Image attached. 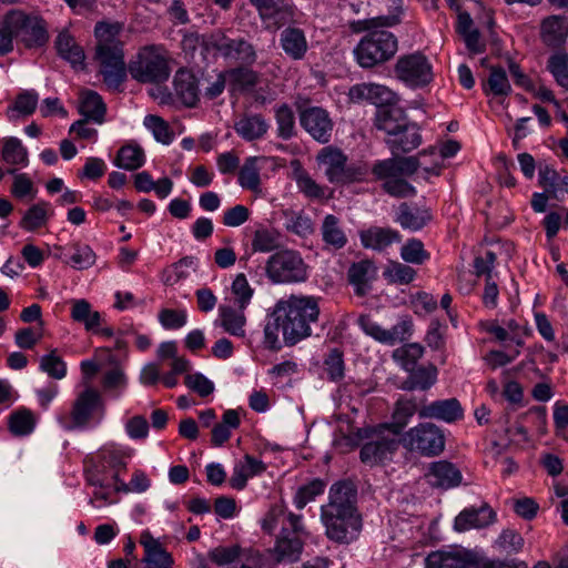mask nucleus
<instances>
[{
    "label": "nucleus",
    "instance_id": "5701e85b",
    "mask_svg": "<svg viewBox=\"0 0 568 568\" xmlns=\"http://www.w3.org/2000/svg\"><path fill=\"white\" fill-rule=\"evenodd\" d=\"M410 123L404 110L395 104L379 108L376 111L375 125L383 130L389 138L398 135L400 130Z\"/></svg>",
    "mask_w": 568,
    "mask_h": 568
},
{
    "label": "nucleus",
    "instance_id": "6e6d98bb",
    "mask_svg": "<svg viewBox=\"0 0 568 568\" xmlns=\"http://www.w3.org/2000/svg\"><path fill=\"white\" fill-rule=\"evenodd\" d=\"M278 233L274 230L260 227L254 232L252 248L254 252H272L278 247Z\"/></svg>",
    "mask_w": 568,
    "mask_h": 568
},
{
    "label": "nucleus",
    "instance_id": "a211bd4d",
    "mask_svg": "<svg viewBox=\"0 0 568 568\" xmlns=\"http://www.w3.org/2000/svg\"><path fill=\"white\" fill-rule=\"evenodd\" d=\"M496 520V513L487 505L483 504L480 507L465 508L458 514L454 521L456 531L463 532L469 529H481L494 524Z\"/></svg>",
    "mask_w": 568,
    "mask_h": 568
},
{
    "label": "nucleus",
    "instance_id": "a19ab883",
    "mask_svg": "<svg viewBox=\"0 0 568 568\" xmlns=\"http://www.w3.org/2000/svg\"><path fill=\"white\" fill-rule=\"evenodd\" d=\"M241 424L240 415L235 409L224 412L222 423L216 424L212 429V444L221 446L231 437L230 429H236Z\"/></svg>",
    "mask_w": 568,
    "mask_h": 568
},
{
    "label": "nucleus",
    "instance_id": "9b49d317",
    "mask_svg": "<svg viewBox=\"0 0 568 568\" xmlns=\"http://www.w3.org/2000/svg\"><path fill=\"white\" fill-rule=\"evenodd\" d=\"M98 409H104L103 399L98 390L88 387L73 402L70 415L61 417L60 422L68 430L84 428L89 425L93 413Z\"/></svg>",
    "mask_w": 568,
    "mask_h": 568
},
{
    "label": "nucleus",
    "instance_id": "2eb2a0df",
    "mask_svg": "<svg viewBox=\"0 0 568 568\" xmlns=\"http://www.w3.org/2000/svg\"><path fill=\"white\" fill-rule=\"evenodd\" d=\"M300 122L304 130L317 142L327 143L333 133V121L326 110L311 106L301 111Z\"/></svg>",
    "mask_w": 568,
    "mask_h": 568
},
{
    "label": "nucleus",
    "instance_id": "603ef678",
    "mask_svg": "<svg viewBox=\"0 0 568 568\" xmlns=\"http://www.w3.org/2000/svg\"><path fill=\"white\" fill-rule=\"evenodd\" d=\"M424 347L418 343L406 344L393 352V358L406 371H414L417 361L423 356Z\"/></svg>",
    "mask_w": 568,
    "mask_h": 568
},
{
    "label": "nucleus",
    "instance_id": "1a4fd4ad",
    "mask_svg": "<svg viewBox=\"0 0 568 568\" xmlns=\"http://www.w3.org/2000/svg\"><path fill=\"white\" fill-rule=\"evenodd\" d=\"M318 165L331 183L348 184L361 181L365 171L359 166L347 165V156L337 148H323L316 156Z\"/></svg>",
    "mask_w": 568,
    "mask_h": 568
},
{
    "label": "nucleus",
    "instance_id": "ea45409f",
    "mask_svg": "<svg viewBox=\"0 0 568 568\" xmlns=\"http://www.w3.org/2000/svg\"><path fill=\"white\" fill-rule=\"evenodd\" d=\"M123 24L119 22L108 23L99 22L95 26L94 33L98 40L97 48L123 47L120 34Z\"/></svg>",
    "mask_w": 568,
    "mask_h": 568
},
{
    "label": "nucleus",
    "instance_id": "79ce46f5",
    "mask_svg": "<svg viewBox=\"0 0 568 568\" xmlns=\"http://www.w3.org/2000/svg\"><path fill=\"white\" fill-rule=\"evenodd\" d=\"M546 70L552 75L557 85L568 91V53L557 51L552 53L546 64Z\"/></svg>",
    "mask_w": 568,
    "mask_h": 568
},
{
    "label": "nucleus",
    "instance_id": "cd10ccee",
    "mask_svg": "<svg viewBox=\"0 0 568 568\" xmlns=\"http://www.w3.org/2000/svg\"><path fill=\"white\" fill-rule=\"evenodd\" d=\"M141 544L145 555L143 561L145 568H171L173 559L171 555L149 532L141 536Z\"/></svg>",
    "mask_w": 568,
    "mask_h": 568
},
{
    "label": "nucleus",
    "instance_id": "6ab92c4d",
    "mask_svg": "<svg viewBox=\"0 0 568 568\" xmlns=\"http://www.w3.org/2000/svg\"><path fill=\"white\" fill-rule=\"evenodd\" d=\"M175 97L187 108H193L200 100V81L190 70L179 69L173 78Z\"/></svg>",
    "mask_w": 568,
    "mask_h": 568
},
{
    "label": "nucleus",
    "instance_id": "de8ad7c7",
    "mask_svg": "<svg viewBox=\"0 0 568 568\" xmlns=\"http://www.w3.org/2000/svg\"><path fill=\"white\" fill-rule=\"evenodd\" d=\"M258 158L252 156L245 160L239 172V183L243 189L257 191L261 184Z\"/></svg>",
    "mask_w": 568,
    "mask_h": 568
},
{
    "label": "nucleus",
    "instance_id": "5fc2aeb1",
    "mask_svg": "<svg viewBox=\"0 0 568 568\" xmlns=\"http://www.w3.org/2000/svg\"><path fill=\"white\" fill-rule=\"evenodd\" d=\"M38 104V94L33 91H23L18 94L14 104L7 111L9 119H14L16 113L30 115L36 111Z\"/></svg>",
    "mask_w": 568,
    "mask_h": 568
},
{
    "label": "nucleus",
    "instance_id": "052dcab7",
    "mask_svg": "<svg viewBox=\"0 0 568 568\" xmlns=\"http://www.w3.org/2000/svg\"><path fill=\"white\" fill-rule=\"evenodd\" d=\"M325 483L321 479H314L311 483L300 487L294 496V504L297 509H303L310 501L324 491Z\"/></svg>",
    "mask_w": 568,
    "mask_h": 568
},
{
    "label": "nucleus",
    "instance_id": "49530a36",
    "mask_svg": "<svg viewBox=\"0 0 568 568\" xmlns=\"http://www.w3.org/2000/svg\"><path fill=\"white\" fill-rule=\"evenodd\" d=\"M1 158L11 165L28 164V151L17 138H8L3 141Z\"/></svg>",
    "mask_w": 568,
    "mask_h": 568
},
{
    "label": "nucleus",
    "instance_id": "7ed1b4c3",
    "mask_svg": "<svg viewBox=\"0 0 568 568\" xmlns=\"http://www.w3.org/2000/svg\"><path fill=\"white\" fill-rule=\"evenodd\" d=\"M321 521L326 538L335 544L348 545L358 537L363 519L357 508V489L351 480L331 486L328 501L321 507Z\"/></svg>",
    "mask_w": 568,
    "mask_h": 568
},
{
    "label": "nucleus",
    "instance_id": "8fccbe9b",
    "mask_svg": "<svg viewBox=\"0 0 568 568\" xmlns=\"http://www.w3.org/2000/svg\"><path fill=\"white\" fill-rule=\"evenodd\" d=\"M486 93L494 95H508L511 91L505 70L500 67H491L486 84H484Z\"/></svg>",
    "mask_w": 568,
    "mask_h": 568
},
{
    "label": "nucleus",
    "instance_id": "a878e982",
    "mask_svg": "<svg viewBox=\"0 0 568 568\" xmlns=\"http://www.w3.org/2000/svg\"><path fill=\"white\" fill-rule=\"evenodd\" d=\"M54 47L59 57L70 62L73 68H83L85 60L84 51L68 30H62L57 36Z\"/></svg>",
    "mask_w": 568,
    "mask_h": 568
},
{
    "label": "nucleus",
    "instance_id": "680f3d73",
    "mask_svg": "<svg viewBox=\"0 0 568 568\" xmlns=\"http://www.w3.org/2000/svg\"><path fill=\"white\" fill-rule=\"evenodd\" d=\"M40 369L54 379H62L67 374L65 363L57 355V349L41 357Z\"/></svg>",
    "mask_w": 568,
    "mask_h": 568
},
{
    "label": "nucleus",
    "instance_id": "39448f33",
    "mask_svg": "<svg viewBox=\"0 0 568 568\" xmlns=\"http://www.w3.org/2000/svg\"><path fill=\"white\" fill-rule=\"evenodd\" d=\"M129 72L141 83L166 81L171 72L166 51L158 45L143 47L130 62Z\"/></svg>",
    "mask_w": 568,
    "mask_h": 568
},
{
    "label": "nucleus",
    "instance_id": "9d476101",
    "mask_svg": "<svg viewBox=\"0 0 568 568\" xmlns=\"http://www.w3.org/2000/svg\"><path fill=\"white\" fill-rule=\"evenodd\" d=\"M397 436L385 426L373 430L369 439L361 448V460L365 464L376 465L390 459L400 444Z\"/></svg>",
    "mask_w": 568,
    "mask_h": 568
},
{
    "label": "nucleus",
    "instance_id": "c85d7f7f",
    "mask_svg": "<svg viewBox=\"0 0 568 568\" xmlns=\"http://www.w3.org/2000/svg\"><path fill=\"white\" fill-rule=\"evenodd\" d=\"M270 125L262 114H245L234 123L235 132L246 141L263 138Z\"/></svg>",
    "mask_w": 568,
    "mask_h": 568
},
{
    "label": "nucleus",
    "instance_id": "774afa93",
    "mask_svg": "<svg viewBox=\"0 0 568 568\" xmlns=\"http://www.w3.org/2000/svg\"><path fill=\"white\" fill-rule=\"evenodd\" d=\"M232 293L235 295L240 308H245L253 295V290L243 273L237 274L233 281Z\"/></svg>",
    "mask_w": 568,
    "mask_h": 568
},
{
    "label": "nucleus",
    "instance_id": "f8f14e48",
    "mask_svg": "<svg viewBox=\"0 0 568 568\" xmlns=\"http://www.w3.org/2000/svg\"><path fill=\"white\" fill-rule=\"evenodd\" d=\"M95 60L104 83L116 89L125 79L123 47L95 48Z\"/></svg>",
    "mask_w": 568,
    "mask_h": 568
},
{
    "label": "nucleus",
    "instance_id": "bf43d9fd",
    "mask_svg": "<svg viewBox=\"0 0 568 568\" xmlns=\"http://www.w3.org/2000/svg\"><path fill=\"white\" fill-rule=\"evenodd\" d=\"M200 43L201 45L199 54L203 60H205L210 54L213 57H215L217 53L223 55L224 32L215 31L210 34H201Z\"/></svg>",
    "mask_w": 568,
    "mask_h": 568
},
{
    "label": "nucleus",
    "instance_id": "09e8293b",
    "mask_svg": "<svg viewBox=\"0 0 568 568\" xmlns=\"http://www.w3.org/2000/svg\"><path fill=\"white\" fill-rule=\"evenodd\" d=\"M50 204L47 202H39L32 205L26 212L20 222V226L26 231H34L47 223L48 209Z\"/></svg>",
    "mask_w": 568,
    "mask_h": 568
},
{
    "label": "nucleus",
    "instance_id": "4c0bfd02",
    "mask_svg": "<svg viewBox=\"0 0 568 568\" xmlns=\"http://www.w3.org/2000/svg\"><path fill=\"white\" fill-rule=\"evenodd\" d=\"M416 412L418 413V409L413 399H398L393 412V422L384 426L399 435Z\"/></svg>",
    "mask_w": 568,
    "mask_h": 568
},
{
    "label": "nucleus",
    "instance_id": "58836bf2",
    "mask_svg": "<svg viewBox=\"0 0 568 568\" xmlns=\"http://www.w3.org/2000/svg\"><path fill=\"white\" fill-rule=\"evenodd\" d=\"M144 151L138 144L123 145L116 154L114 164L128 171H134L144 164Z\"/></svg>",
    "mask_w": 568,
    "mask_h": 568
},
{
    "label": "nucleus",
    "instance_id": "423d86ee",
    "mask_svg": "<svg viewBox=\"0 0 568 568\" xmlns=\"http://www.w3.org/2000/svg\"><path fill=\"white\" fill-rule=\"evenodd\" d=\"M397 51V40L386 30L369 31L354 50L357 62L363 68H372L389 60Z\"/></svg>",
    "mask_w": 568,
    "mask_h": 568
},
{
    "label": "nucleus",
    "instance_id": "a18cd8bd",
    "mask_svg": "<svg viewBox=\"0 0 568 568\" xmlns=\"http://www.w3.org/2000/svg\"><path fill=\"white\" fill-rule=\"evenodd\" d=\"M275 121L278 138L287 141L295 135V115L288 104L283 103L275 108Z\"/></svg>",
    "mask_w": 568,
    "mask_h": 568
},
{
    "label": "nucleus",
    "instance_id": "4468645a",
    "mask_svg": "<svg viewBox=\"0 0 568 568\" xmlns=\"http://www.w3.org/2000/svg\"><path fill=\"white\" fill-rule=\"evenodd\" d=\"M426 568H479V561L473 551L454 547L448 550H436L427 555Z\"/></svg>",
    "mask_w": 568,
    "mask_h": 568
},
{
    "label": "nucleus",
    "instance_id": "f03ea898",
    "mask_svg": "<svg viewBox=\"0 0 568 568\" xmlns=\"http://www.w3.org/2000/svg\"><path fill=\"white\" fill-rule=\"evenodd\" d=\"M320 315L317 301L312 296L292 295L278 301L264 327V343L270 349H280L278 332L286 345L293 346L311 335V324Z\"/></svg>",
    "mask_w": 568,
    "mask_h": 568
},
{
    "label": "nucleus",
    "instance_id": "72a5a7b5",
    "mask_svg": "<svg viewBox=\"0 0 568 568\" xmlns=\"http://www.w3.org/2000/svg\"><path fill=\"white\" fill-rule=\"evenodd\" d=\"M71 318L83 324L88 332H97V328L102 323L101 314L98 311H93L91 304L84 300L71 301Z\"/></svg>",
    "mask_w": 568,
    "mask_h": 568
},
{
    "label": "nucleus",
    "instance_id": "2f4dec72",
    "mask_svg": "<svg viewBox=\"0 0 568 568\" xmlns=\"http://www.w3.org/2000/svg\"><path fill=\"white\" fill-rule=\"evenodd\" d=\"M79 112L83 119L101 124L104 122L106 106L100 94L88 90L81 93Z\"/></svg>",
    "mask_w": 568,
    "mask_h": 568
},
{
    "label": "nucleus",
    "instance_id": "20e7f679",
    "mask_svg": "<svg viewBox=\"0 0 568 568\" xmlns=\"http://www.w3.org/2000/svg\"><path fill=\"white\" fill-rule=\"evenodd\" d=\"M48 24L42 17L21 9H11L0 22V55L13 50V40L26 49H40L49 42Z\"/></svg>",
    "mask_w": 568,
    "mask_h": 568
},
{
    "label": "nucleus",
    "instance_id": "f3484780",
    "mask_svg": "<svg viewBox=\"0 0 568 568\" xmlns=\"http://www.w3.org/2000/svg\"><path fill=\"white\" fill-rule=\"evenodd\" d=\"M539 38L547 48H561L568 39V18L560 14L544 18L539 26Z\"/></svg>",
    "mask_w": 568,
    "mask_h": 568
},
{
    "label": "nucleus",
    "instance_id": "412c9836",
    "mask_svg": "<svg viewBox=\"0 0 568 568\" xmlns=\"http://www.w3.org/2000/svg\"><path fill=\"white\" fill-rule=\"evenodd\" d=\"M349 98L355 102L362 100L369 101L371 103L375 104L377 109H379L393 104L395 100V93L381 84L362 83L356 84L349 89Z\"/></svg>",
    "mask_w": 568,
    "mask_h": 568
},
{
    "label": "nucleus",
    "instance_id": "f257e3e1",
    "mask_svg": "<svg viewBox=\"0 0 568 568\" xmlns=\"http://www.w3.org/2000/svg\"><path fill=\"white\" fill-rule=\"evenodd\" d=\"M386 143L394 155L390 159L378 161L373 166V173L383 181V190L395 197H409L416 194L415 187L406 178L413 175L420 162L418 156H398L408 153L422 143L419 129L415 123H408L398 135L388 138Z\"/></svg>",
    "mask_w": 568,
    "mask_h": 568
},
{
    "label": "nucleus",
    "instance_id": "393cba45",
    "mask_svg": "<svg viewBox=\"0 0 568 568\" xmlns=\"http://www.w3.org/2000/svg\"><path fill=\"white\" fill-rule=\"evenodd\" d=\"M348 281L354 286L357 296H365L372 288L371 283L376 277V266L368 260L353 263L347 272Z\"/></svg>",
    "mask_w": 568,
    "mask_h": 568
},
{
    "label": "nucleus",
    "instance_id": "c9c22d12",
    "mask_svg": "<svg viewBox=\"0 0 568 568\" xmlns=\"http://www.w3.org/2000/svg\"><path fill=\"white\" fill-rule=\"evenodd\" d=\"M220 324L223 329L233 335L243 337L245 334L244 326L246 323L244 308L235 310L231 306H220Z\"/></svg>",
    "mask_w": 568,
    "mask_h": 568
},
{
    "label": "nucleus",
    "instance_id": "c756f323",
    "mask_svg": "<svg viewBox=\"0 0 568 568\" xmlns=\"http://www.w3.org/2000/svg\"><path fill=\"white\" fill-rule=\"evenodd\" d=\"M280 42L283 51L293 60H302L308 48L304 31L295 27L284 29Z\"/></svg>",
    "mask_w": 568,
    "mask_h": 568
},
{
    "label": "nucleus",
    "instance_id": "e433bc0d",
    "mask_svg": "<svg viewBox=\"0 0 568 568\" xmlns=\"http://www.w3.org/2000/svg\"><path fill=\"white\" fill-rule=\"evenodd\" d=\"M322 237L326 245L335 250L344 247L347 243L346 234L339 225V220L333 214L324 217L322 227Z\"/></svg>",
    "mask_w": 568,
    "mask_h": 568
},
{
    "label": "nucleus",
    "instance_id": "f704fd0d",
    "mask_svg": "<svg viewBox=\"0 0 568 568\" xmlns=\"http://www.w3.org/2000/svg\"><path fill=\"white\" fill-rule=\"evenodd\" d=\"M432 214L428 209H412L407 203L399 205L397 222L404 229L418 231L432 221Z\"/></svg>",
    "mask_w": 568,
    "mask_h": 568
},
{
    "label": "nucleus",
    "instance_id": "37998d69",
    "mask_svg": "<svg viewBox=\"0 0 568 568\" xmlns=\"http://www.w3.org/2000/svg\"><path fill=\"white\" fill-rule=\"evenodd\" d=\"M437 379V368L435 366L420 367L409 375L404 382L403 388L407 390L430 388Z\"/></svg>",
    "mask_w": 568,
    "mask_h": 568
},
{
    "label": "nucleus",
    "instance_id": "bb28decb",
    "mask_svg": "<svg viewBox=\"0 0 568 568\" xmlns=\"http://www.w3.org/2000/svg\"><path fill=\"white\" fill-rule=\"evenodd\" d=\"M400 234L392 229L373 226L361 232V242L364 247L375 251H384L393 243H399Z\"/></svg>",
    "mask_w": 568,
    "mask_h": 568
},
{
    "label": "nucleus",
    "instance_id": "0eeeda50",
    "mask_svg": "<svg viewBox=\"0 0 568 568\" xmlns=\"http://www.w3.org/2000/svg\"><path fill=\"white\" fill-rule=\"evenodd\" d=\"M268 280L274 284L301 283L307 278V265L294 250H281L272 254L265 265Z\"/></svg>",
    "mask_w": 568,
    "mask_h": 568
},
{
    "label": "nucleus",
    "instance_id": "c03bdc74",
    "mask_svg": "<svg viewBox=\"0 0 568 568\" xmlns=\"http://www.w3.org/2000/svg\"><path fill=\"white\" fill-rule=\"evenodd\" d=\"M36 422V416L30 409L20 408L10 415L9 429L16 436H26L33 432Z\"/></svg>",
    "mask_w": 568,
    "mask_h": 568
},
{
    "label": "nucleus",
    "instance_id": "13d9d810",
    "mask_svg": "<svg viewBox=\"0 0 568 568\" xmlns=\"http://www.w3.org/2000/svg\"><path fill=\"white\" fill-rule=\"evenodd\" d=\"M400 257L407 263L420 265L429 258V253L420 240L410 239L402 246Z\"/></svg>",
    "mask_w": 568,
    "mask_h": 568
},
{
    "label": "nucleus",
    "instance_id": "69168bd1",
    "mask_svg": "<svg viewBox=\"0 0 568 568\" xmlns=\"http://www.w3.org/2000/svg\"><path fill=\"white\" fill-rule=\"evenodd\" d=\"M75 252L71 255V265L77 270H87L95 263V253L88 245H75Z\"/></svg>",
    "mask_w": 568,
    "mask_h": 568
},
{
    "label": "nucleus",
    "instance_id": "b1692460",
    "mask_svg": "<svg viewBox=\"0 0 568 568\" xmlns=\"http://www.w3.org/2000/svg\"><path fill=\"white\" fill-rule=\"evenodd\" d=\"M224 59L237 62L242 65H252L257 59L254 45L244 38H230L224 33Z\"/></svg>",
    "mask_w": 568,
    "mask_h": 568
},
{
    "label": "nucleus",
    "instance_id": "473e14b6",
    "mask_svg": "<svg viewBox=\"0 0 568 568\" xmlns=\"http://www.w3.org/2000/svg\"><path fill=\"white\" fill-rule=\"evenodd\" d=\"M304 546V538L290 536L285 529H281V534L276 540L275 555L277 561L294 562L300 559Z\"/></svg>",
    "mask_w": 568,
    "mask_h": 568
},
{
    "label": "nucleus",
    "instance_id": "7c9ffc66",
    "mask_svg": "<svg viewBox=\"0 0 568 568\" xmlns=\"http://www.w3.org/2000/svg\"><path fill=\"white\" fill-rule=\"evenodd\" d=\"M266 469L262 460L245 455L243 460L239 462L233 469V475L230 478V485L234 489H243L246 486L248 477L258 475Z\"/></svg>",
    "mask_w": 568,
    "mask_h": 568
},
{
    "label": "nucleus",
    "instance_id": "ddd939ff",
    "mask_svg": "<svg viewBox=\"0 0 568 568\" xmlns=\"http://www.w3.org/2000/svg\"><path fill=\"white\" fill-rule=\"evenodd\" d=\"M395 71L400 80L413 87H424L433 80L430 64L418 52L399 58Z\"/></svg>",
    "mask_w": 568,
    "mask_h": 568
},
{
    "label": "nucleus",
    "instance_id": "338daca9",
    "mask_svg": "<svg viewBox=\"0 0 568 568\" xmlns=\"http://www.w3.org/2000/svg\"><path fill=\"white\" fill-rule=\"evenodd\" d=\"M10 174L14 175L11 193L17 199H23L27 195H31V199L34 197L36 191L33 187L32 181L24 173L16 174V170L11 169L8 171Z\"/></svg>",
    "mask_w": 568,
    "mask_h": 568
},
{
    "label": "nucleus",
    "instance_id": "6e6552de",
    "mask_svg": "<svg viewBox=\"0 0 568 568\" xmlns=\"http://www.w3.org/2000/svg\"><path fill=\"white\" fill-rule=\"evenodd\" d=\"M404 448L427 457L438 456L445 448L443 430L433 423H420L399 438Z\"/></svg>",
    "mask_w": 568,
    "mask_h": 568
},
{
    "label": "nucleus",
    "instance_id": "aec40b11",
    "mask_svg": "<svg viewBox=\"0 0 568 568\" xmlns=\"http://www.w3.org/2000/svg\"><path fill=\"white\" fill-rule=\"evenodd\" d=\"M419 418H430L454 423L464 416V409L457 398L435 400L418 409Z\"/></svg>",
    "mask_w": 568,
    "mask_h": 568
},
{
    "label": "nucleus",
    "instance_id": "4d7b16f0",
    "mask_svg": "<svg viewBox=\"0 0 568 568\" xmlns=\"http://www.w3.org/2000/svg\"><path fill=\"white\" fill-rule=\"evenodd\" d=\"M144 125L152 131L154 139L163 144H170L173 140V132L170 125L161 116L149 114L144 118Z\"/></svg>",
    "mask_w": 568,
    "mask_h": 568
},
{
    "label": "nucleus",
    "instance_id": "4be33fe9",
    "mask_svg": "<svg viewBox=\"0 0 568 568\" xmlns=\"http://www.w3.org/2000/svg\"><path fill=\"white\" fill-rule=\"evenodd\" d=\"M428 483L436 488L449 489L462 483V473L450 462L439 460L429 465L426 473Z\"/></svg>",
    "mask_w": 568,
    "mask_h": 568
},
{
    "label": "nucleus",
    "instance_id": "0e129e2a",
    "mask_svg": "<svg viewBox=\"0 0 568 568\" xmlns=\"http://www.w3.org/2000/svg\"><path fill=\"white\" fill-rule=\"evenodd\" d=\"M186 312L184 310L163 308L159 313V321L166 329H178L186 324Z\"/></svg>",
    "mask_w": 568,
    "mask_h": 568
},
{
    "label": "nucleus",
    "instance_id": "3c124183",
    "mask_svg": "<svg viewBox=\"0 0 568 568\" xmlns=\"http://www.w3.org/2000/svg\"><path fill=\"white\" fill-rule=\"evenodd\" d=\"M524 545L525 540L523 536L510 528L504 529L495 540V546L507 555H516L520 552Z\"/></svg>",
    "mask_w": 568,
    "mask_h": 568
},
{
    "label": "nucleus",
    "instance_id": "e2e57ef3",
    "mask_svg": "<svg viewBox=\"0 0 568 568\" xmlns=\"http://www.w3.org/2000/svg\"><path fill=\"white\" fill-rule=\"evenodd\" d=\"M324 366L331 381H341L344 377L343 353L337 348L332 349L324 359Z\"/></svg>",
    "mask_w": 568,
    "mask_h": 568
},
{
    "label": "nucleus",
    "instance_id": "dca6fc26",
    "mask_svg": "<svg viewBox=\"0 0 568 568\" xmlns=\"http://www.w3.org/2000/svg\"><path fill=\"white\" fill-rule=\"evenodd\" d=\"M267 27L281 28L293 19L294 10L288 0H250Z\"/></svg>",
    "mask_w": 568,
    "mask_h": 568
},
{
    "label": "nucleus",
    "instance_id": "864d4df0",
    "mask_svg": "<svg viewBox=\"0 0 568 568\" xmlns=\"http://www.w3.org/2000/svg\"><path fill=\"white\" fill-rule=\"evenodd\" d=\"M416 271L409 265L392 261L384 271L385 278L390 283L406 285L413 282Z\"/></svg>",
    "mask_w": 568,
    "mask_h": 568
}]
</instances>
